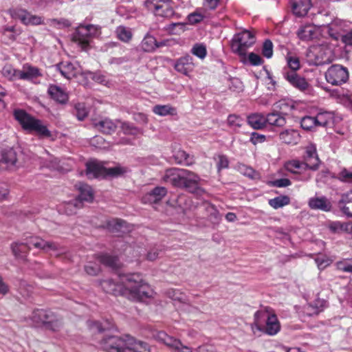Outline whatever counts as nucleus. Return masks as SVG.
Returning a JSON list of instances; mask_svg holds the SVG:
<instances>
[{"instance_id":"f257e3e1","label":"nucleus","mask_w":352,"mask_h":352,"mask_svg":"<svg viewBox=\"0 0 352 352\" xmlns=\"http://www.w3.org/2000/svg\"><path fill=\"white\" fill-rule=\"evenodd\" d=\"M98 344L104 352H151V346L147 342L129 334L105 336Z\"/></svg>"},{"instance_id":"f03ea898","label":"nucleus","mask_w":352,"mask_h":352,"mask_svg":"<svg viewBox=\"0 0 352 352\" xmlns=\"http://www.w3.org/2000/svg\"><path fill=\"white\" fill-rule=\"evenodd\" d=\"M124 287V296L130 300L146 302L153 298L155 295L153 289L148 284L144 283L138 274L126 276Z\"/></svg>"},{"instance_id":"7ed1b4c3","label":"nucleus","mask_w":352,"mask_h":352,"mask_svg":"<svg viewBox=\"0 0 352 352\" xmlns=\"http://www.w3.org/2000/svg\"><path fill=\"white\" fill-rule=\"evenodd\" d=\"M14 118L19 122L22 128L29 131H34L42 137H50V131L43 125L41 120L28 114L23 109H15L13 112Z\"/></svg>"},{"instance_id":"20e7f679","label":"nucleus","mask_w":352,"mask_h":352,"mask_svg":"<svg viewBox=\"0 0 352 352\" xmlns=\"http://www.w3.org/2000/svg\"><path fill=\"white\" fill-rule=\"evenodd\" d=\"M307 56L311 65H321L331 63L334 58L332 45L327 42L311 46Z\"/></svg>"},{"instance_id":"39448f33","label":"nucleus","mask_w":352,"mask_h":352,"mask_svg":"<svg viewBox=\"0 0 352 352\" xmlns=\"http://www.w3.org/2000/svg\"><path fill=\"white\" fill-rule=\"evenodd\" d=\"M101 34V28L99 25L89 24L80 25L72 35V41L76 43L83 50H87L94 38Z\"/></svg>"},{"instance_id":"423d86ee","label":"nucleus","mask_w":352,"mask_h":352,"mask_svg":"<svg viewBox=\"0 0 352 352\" xmlns=\"http://www.w3.org/2000/svg\"><path fill=\"white\" fill-rule=\"evenodd\" d=\"M32 319L34 322L42 324L46 329L53 331H58L63 326L61 319L51 311L36 310L32 314Z\"/></svg>"},{"instance_id":"0eeeda50","label":"nucleus","mask_w":352,"mask_h":352,"mask_svg":"<svg viewBox=\"0 0 352 352\" xmlns=\"http://www.w3.org/2000/svg\"><path fill=\"white\" fill-rule=\"evenodd\" d=\"M255 42L254 35L248 30L235 34L232 40L231 48L233 52L244 56L246 51Z\"/></svg>"},{"instance_id":"6e6552de","label":"nucleus","mask_w":352,"mask_h":352,"mask_svg":"<svg viewBox=\"0 0 352 352\" xmlns=\"http://www.w3.org/2000/svg\"><path fill=\"white\" fill-rule=\"evenodd\" d=\"M201 181V179L199 175L184 169L179 188H184L189 192L197 196H202L206 193V191L200 186Z\"/></svg>"},{"instance_id":"1a4fd4ad","label":"nucleus","mask_w":352,"mask_h":352,"mask_svg":"<svg viewBox=\"0 0 352 352\" xmlns=\"http://www.w3.org/2000/svg\"><path fill=\"white\" fill-rule=\"evenodd\" d=\"M144 5L156 16L171 18L175 14L170 0H146Z\"/></svg>"},{"instance_id":"9d476101","label":"nucleus","mask_w":352,"mask_h":352,"mask_svg":"<svg viewBox=\"0 0 352 352\" xmlns=\"http://www.w3.org/2000/svg\"><path fill=\"white\" fill-rule=\"evenodd\" d=\"M325 78L332 85H340L349 78L348 69L340 65H333L325 72Z\"/></svg>"},{"instance_id":"9b49d317","label":"nucleus","mask_w":352,"mask_h":352,"mask_svg":"<svg viewBox=\"0 0 352 352\" xmlns=\"http://www.w3.org/2000/svg\"><path fill=\"white\" fill-rule=\"evenodd\" d=\"M155 338L164 344L170 350L177 352H192L190 347L184 345L180 340L170 336L164 331H160L156 333Z\"/></svg>"},{"instance_id":"f8f14e48","label":"nucleus","mask_w":352,"mask_h":352,"mask_svg":"<svg viewBox=\"0 0 352 352\" xmlns=\"http://www.w3.org/2000/svg\"><path fill=\"white\" fill-rule=\"evenodd\" d=\"M284 78L294 88L302 92L309 91L311 87L307 79L298 75L294 71L284 69L283 72Z\"/></svg>"},{"instance_id":"ddd939ff","label":"nucleus","mask_w":352,"mask_h":352,"mask_svg":"<svg viewBox=\"0 0 352 352\" xmlns=\"http://www.w3.org/2000/svg\"><path fill=\"white\" fill-rule=\"evenodd\" d=\"M174 68L177 72L188 76L195 68L192 57L186 55L178 58L174 64Z\"/></svg>"},{"instance_id":"4468645a","label":"nucleus","mask_w":352,"mask_h":352,"mask_svg":"<svg viewBox=\"0 0 352 352\" xmlns=\"http://www.w3.org/2000/svg\"><path fill=\"white\" fill-rule=\"evenodd\" d=\"M126 281V276L122 278V283L117 284L112 280H105L100 283L102 289L108 294L115 296L121 295L124 296V282Z\"/></svg>"},{"instance_id":"2eb2a0df","label":"nucleus","mask_w":352,"mask_h":352,"mask_svg":"<svg viewBox=\"0 0 352 352\" xmlns=\"http://www.w3.org/2000/svg\"><path fill=\"white\" fill-rule=\"evenodd\" d=\"M184 169L171 168L165 170L162 177V181L165 183H169L173 186L178 187L181 186L182 177Z\"/></svg>"},{"instance_id":"dca6fc26","label":"nucleus","mask_w":352,"mask_h":352,"mask_svg":"<svg viewBox=\"0 0 352 352\" xmlns=\"http://www.w3.org/2000/svg\"><path fill=\"white\" fill-rule=\"evenodd\" d=\"M86 175L90 178L106 177L107 168L96 161H91L86 164Z\"/></svg>"},{"instance_id":"f3484780","label":"nucleus","mask_w":352,"mask_h":352,"mask_svg":"<svg viewBox=\"0 0 352 352\" xmlns=\"http://www.w3.org/2000/svg\"><path fill=\"white\" fill-rule=\"evenodd\" d=\"M271 314L272 312L270 307H265L256 311L254 315V322L251 324L252 331L255 333L256 330L261 331L263 329L264 322Z\"/></svg>"},{"instance_id":"a211bd4d","label":"nucleus","mask_w":352,"mask_h":352,"mask_svg":"<svg viewBox=\"0 0 352 352\" xmlns=\"http://www.w3.org/2000/svg\"><path fill=\"white\" fill-rule=\"evenodd\" d=\"M265 322V324L263 326V329L260 331L269 336H274L280 331V324L275 314L272 313Z\"/></svg>"},{"instance_id":"6ab92c4d","label":"nucleus","mask_w":352,"mask_h":352,"mask_svg":"<svg viewBox=\"0 0 352 352\" xmlns=\"http://www.w3.org/2000/svg\"><path fill=\"white\" fill-rule=\"evenodd\" d=\"M17 156L12 149H5L0 151V164L5 165L8 168L16 167Z\"/></svg>"},{"instance_id":"aec40b11","label":"nucleus","mask_w":352,"mask_h":352,"mask_svg":"<svg viewBox=\"0 0 352 352\" xmlns=\"http://www.w3.org/2000/svg\"><path fill=\"white\" fill-rule=\"evenodd\" d=\"M57 69L60 72L61 75L67 79H71L77 76L80 70L78 65L70 62H61L56 65Z\"/></svg>"},{"instance_id":"412c9836","label":"nucleus","mask_w":352,"mask_h":352,"mask_svg":"<svg viewBox=\"0 0 352 352\" xmlns=\"http://www.w3.org/2000/svg\"><path fill=\"white\" fill-rule=\"evenodd\" d=\"M25 242H14L10 248L12 254L16 258L25 260L30 250V245L28 243V238Z\"/></svg>"},{"instance_id":"4be33fe9","label":"nucleus","mask_w":352,"mask_h":352,"mask_svg":"<svg viewBox=\"0 0 352 352\" xmlns=\"http://www.w3.org/2000/svg\"><path fill=\"white\" fill-rule=\"evenodd\" d=\"M278 138L284 144L295 145L300 141V135L298 131L289 129L280 132Z\"/></svg>"},{"instance_id":"5701e85b","label":"nucleus","mask_w":352,"mask_h":352,"mask_svg":"<svg viewBox=\"0 0 352 352\" xmlns=\"http://www.w3.org/2000/svg\"><path fill=\"white\" fill-rule=\"evenodd\" d=\"M167 194V190L164 187H156L151 192L146 193L142 198L144 203H157L162 199Z\"/></svg>"},{"instance_id":"b1692460","label":"nucleus","mask_w":352,"mask_h":352,"mask_svg":"<svg viewBox=\"0 0 352 352\" xmlns=\"http://www.w3.org/2000/svg\"><path fill=\"white\" fill-rule=\"evenodd\" d=\"M293 12L298 16H305L311 6V0H292Z\"/></svg>"},{"instance_id":"393cba45","label":"nucleus","mask_w":352,"mask_h":352,"mask_svg":"<svg viewBox=\"0 0 352 352\" xmlns=\"http://www.w3.org/2000/svg\"><path fill=\"white\" fill-rule=\"evenodd\" d=\"M305 163L308 168L316 170L319 167L320 160L316 153V147L313 145L309 146L306 148Z\"/></svg>"},{"instance_id":"a878e982","label":"nucleus","mask_w":352,"mask_h":352,"mask_svg":"<svg viewBox=\"0 0 352 352\" xmlns=\"http://www.w3.org/2000/svg\"><path fill=\"white\" fill-rule=\"evenodd\" d=\"M247 122L255 130L263 129L266 126L265 116L259 113H254L248 116Z\"/></svg>"},{"instance_id":"bb28decb","label":"nucleus","mask_w":352,"mask_h":352,"mask_svg":"<svg viewBox=\"0 0 352 352\" xmlns=\"http://www.w3.org/2000/svg\"><path fill=\"white\" fill-rule=\"evenodd\" d=\"M308 204L311 209L314 210L329 211L331 210V204L330 201L324 197H311V199H309Z\"/></svg>"},{"instance_id":"cd10ccee","label":"nucleus","mask_w":352,"mask_h":352,"mask_svg":"<svg viewBox=\"0 0 352 352\" xmlns=\"http://www.w3.org/2000/svg\"><path fill=\"white\" fill-rule=\"evenodd\" d=\"M94 125L98 130L106 134L111 133L117 128V123L109 118L94 122Z\"/></svg>"},{"instance_id":"c85d7f7f","label":"nucleus","mask_w":352,"mask_h":352,"mask_svg":"<svg viewBox=\"0 0 352 352\" xmlns=\"http://www.w3.org/2000/svg\"><path fill=\"white\" fill-rule=\"evenodd\" d=\"M52 99L60 104H65L68 100L67 94L56 85H50L47 91Z\"/></svg>"},{"instance_id":"c756f323","label":"nucleus","mask_w":352,"mask_h":352,"mask_svg":"<svg viewBox=\"0 0 352 352\" xmlns=\"http://www.w3.org/2000/svg\"><path fill=\"white\" fill-rule=\"evenodd\" d=\"M163 45L162 43H157L154 36L146 34L142 41L140 47L144 52H152Z\"/></svg>"},{"instance_id":"7c9ffc66","label":"nucleus","mask_w":352,"mask_h":352,"mask_svg":"<svg viewBox=\"0 0 352 352\" xmlns=\"http://www.w3.org/2000/svg\"><path fill=\"white\" fill-rule=\"evenodd\" d=\"M76 186L79 190V195L76 199H80L82 203L83 201L91 202L94 200V191L90 186L79 183Z\"/></svg>"},{"instance_id":"2f4dec72","label":"nucleus","mask_w":352,"mask_h":352,"mask_svg":"<svg viewBox=\"0 0 352 352\" xmlns=\"http://www.w3.org/2000/svg\"><path fill=\"white\" fill-rule=\"evenodd\" d=\"M19 73V80H31L41 76L37 67L28 64L24 65Z\"/></svg>"},{"instance_id":"473e14b6","label":"nucleus","mask_w":352,"mask_h":352,"mask_svg":"<svg viewBox=\"0 0 352 352\" xmlns=\"http://www.w3.org/2000/svg\"><path fill=\"white\" fill-rule=\"evenodd\" d=\"M83 204L78 199H74L68 202L63 203L61 206L64 212L68 215L76 214L77 210L82 208Z\"/></svg>"},{"instance_id":"72a5a7b5","label":"nucleus","mask_w":352,"mask_h":352,"mask_svg":"<svg viewBox=\"0 0 352 352\" xmlns=\"http://www.w3.org/2000/svg\"><path fill=\"white\" fill-rule=\"evenodd\" d=\"M266 124L282 127L286 124L285 118L280 113L273 112L265 116Z\"/></svg>"},{"instance_id":"f704fd0d","label":"nucleus","mask_w":352,"mask_h":352,"mask_svg":"<svg viewBox=\"0 0 352 352\" xmlns=\"http://www.w3.org/2000/svg\"><path fill=\"white\" fill-rule=\"evenodd\" d=\"M316 32V30L315 27L311 25H305L298 29L297 35L301 40L309 41L315 36Z\"/></svg>"},{"instance_id":"c9c22d12","label":"nucleus","mask_w":352,"mask_h":352,"mask_svg":"<svg viewBox=\"0 0 352 352\" xmlns=\"http://www.w3.org/2000/svg\"><path fill=\"white\" fill-rule=\"evenodd\" d=\"M153 112L160 116H174L177 113L175 107L169 104H157L153 107Z\"/></svg>"},{"instance_id":"e433bc0d","label":"nucleus","mask_w":352,"mask_h":352,"mask_svg":"<svg viewBox=\"0 0 352 352\" xmlns=\"http://www.w3.org/2000/svg\"><path fill=\"white\" fill-rule=\"evenodd\" d=\"M285 168L287 170L292 173H298L300 170L308 168V166L305 162H301L297 160H292L285 164Z\"/></svg>"},{"instance_id":"4c0bfd02","label":"nucleus","mask_w":352,"mask_h":352,"mask_svg":"<svg viewBox=\"0 0 352 352\" xmlns=\"http://www.w3.org/2000/svg\"><path fill=\"white\" fill-rule=\"evenodd\" d=\"M117 38L124 43H129L133 36L131 30L124 26H119L116 30Z\"/></svg>"},{"instance_id":"58836bf2","label":"nucleus","mask_w":352,"mask_h":352,"mask_svg":"<svg viewBox=\"0 0 352 352\" xmlns=\"http://www.w3.org/2000/svg\"><path fill=\"white\" fill-rule=\"evenodd\" d=\"M269 205L274 209L283 208L290 203V198L287 195H280L268 201Z\"/></svg>"},{"instance_id":"ea45409f","label":"nucleus","mask_w":352,"mask_h":352,"mask_svg":"<svg viewBox=\"0 0 352 352\" xmlns=\"http://www.w3.org/2000/svg\"><path fill=\"white\" fill-rule=\"evenodd\" d=\"M227 124L230 128L236 131L242 126L243 119L238 115L230 114L228 117Z\"/></svg>"},{"instance_id":"a19ab883","label":"nucleus","mask_w":352,"mask_h":352,"mask_svg":"<svg viewBox=\"0 0 352 352\" xmlns=\"http://www.w3.org/2000/svg\"><path fill=\"white\" fill-rule=\"evenodd\" d=\"M342 211L347 216L352 217V200L348 199L347 194H344L339 203Z\"/></svg>"},{"instance_id":"79ce46f5","label":"nucleus","mask_w":352,"mask_h":352,"mask_svg":"<svg viewBox=\"0 0 352 352\" xmlns=\"http://www.w3.org/2000/svg\"><path fill=\"white\" fill-rule=\"evenodd\" d=\"M10 16L14 19L20 20L24 25L25 24L28 12L21 8H12L8 10Z\"/></svg>"},{"instance_id":"37998d69","label":"nucleus","mask_w":352,"mask_h":352,"mask_svg":"<svg viewBox=\"0 0 352 352\" xmlns=\"http://www.w3.org/2000/svg\"><path fill=\"white\" fill-rule=\"evenodd\" d=\"M316 119L318 126H325L332 122L333 116L331 112L319 113Z\"/></svg>"},{"instance_id":"c03bdc74","label":"nucleus","mask_w":352,"mask_h":352,"mask_svg":"<svg viewBox=\"0 0 352 352\" xmlns=\"http://www.w3.org/2000/svg\"><path fill=\"white\" fill-rule=\"evenodd\" d=\"M175 162L179 164L190 165L192 164L191 158L186 151L179 150L174 154Z\"/></svg>"},{"instance_id":"a18cd8bd","label":"nucleus","mask_w":352,"mask_h":352,"mask_svg":"<svg viewBox=\"0 0 352 352\" xmlns=\"http://www.w3.org/2000/svg\"><path fill=\"white\" fill-rule=\"evenodd\" d=\"M20 70L14 69L12 65H7L2 69L3 76L9 80H19Z\"/></svg>"},{"instance_id":"49530a36","label":"nucleus","mask_w":352,"mask_h":352,"mask_svg":"<svg viewBox=\"0 0 352 352\" xmlns=\"http://www.w3.org/2000/svg\"><path fill=\"white\" fill-rule=\"evenodd\" d=\"M28 243L35 248L43 250L45 252L46 250L47 241L43 240L38 236H31L28 237Z\"/></svg>"},{"instance_id":"de8ad7c7","label":"nucleus","mask_w":352,"mask_h":352,"mask_svg":"<svg viewBox=\"0 0 352 352\" xmlns=\"http://www.w3.org/2000/svg\"><path fill=\"white\" fill-rule=\"evenodd\" d=\"M301 127L307 131H311L318 126L316 117L305 116L300 121Z\"/></svg>"},{"instance_id":"09e8293b","label":"nucleus","mask_w":352,"mask_h":352,"mask_svg":"<svg viewBox=\"0 0 352 352\" xmlns=\"http://www.w3.org/2000/svg\"><path fill=\"white\" fill-rule=\"evenodd\" d=\"M236 168L241 174L250 178H255L257 176V173L252 168L245 164L239 163L236 165Z\"/></svg>"},{"instance_id":"8fccbe9b","label":"nucleus","mask_w":352,"mask_h":352,"mask_svg":"<svg viewBox=\"0 0 352 352\" xmlns=\"http://www.w3.org/2000/svg\"><path fill=\"white\" fill-rule=\"evenodd\" d=\"M98 261L107 266H109L113 268H116L118 267V258L114 256H111L107 254L100 255L98 258Z\"/></svg>"},{"instance_id":"3c124183","label":"nucleus","mask_w":352,"mask_h":352,"mask_svg":"<svg viewBox=\"0 0 352 352\" xmlns=\"http://www.w3.org/2000/svg\"><path fill=\"white\" fill-rule=\"evenodd\" d=\"M128 172V168L120 165L107 168L106 176L119 177Z\"/></svg>"},{"instance_id":"603ef678","label":"nucleus","mask_w":352,"mask_h":352,"mask_svg":"<svg viewBox=\"0 0 352 352\" xmlns=\"http://www.w3.org/2000/svg\"><path fill=\"white\" fill-rule=\"evenodd\" d=\"M190 52L193 55L197 56L200 59H204L207 54L206 47L202 43L195 44Z\"/></svg>"},{"instance_id":"864d4df0","label":"nucleus","mask_w":352,"mask_h":352,"mask_svg":"<svg viewBox=\"0 0 352 352\" xmlns=\"http://www.w3.org/2000/svg\"><path fill=\"white\" fill-rule=\"evenodd\" d=\"M207 210L208 212V219L214 224L219 223L221 217L218 210L213 205L208 204Z\"/></svg>"},{"instance_id":"5fc2aeb1","label":"nucleus","mask_w":352,"mask_h":352,"mask_svg":"<svg viewBox=\"0 0 352 352\" xmlns=\"http://www.w3.org/2000/svg\"><path fill=\"white\" fill-rule=\"evenodd\" d=\"M121 129L126 135H137L142 133V131L140 129L129 122L122 123Z\"/></svg>"},{"instance_id":"6e6d98bb","label":"nucleus","mask_w":352,"mask_h":352,"mask_svg":"<svg viewBox=\"0 0 352 352\" xmlns=\"http://www.w3.org/2000/svg\"><path fill=\"white\" fill-rule=\"evenodd\" d=\"M125 224L126 222L124 221L115 219L109 222L108 226L113 231L124 232L123 228L125 227Z\"/></svg>"},{"instance_id":"4d7b16f0","label":"nucleus","mask_w":352,"mask_h":352,"mask_svg":"<svg viewBox=\"0 0 352 352\" xmlns=\"http://www.w3.org/2000/svg\"><path fill=\"white\" fill-rule=\"evenodd\" d=\"M286 60L289 68L291 69L290 71H294L296 72V71L300 69V61L297 56H290L288 54L286 56Z\"/></svg>"},{"instance_id":"13d9d810","label":"nucleus","mask_w":352,"mask_h":352,"mask_svg":"<svg viewBox=\"0 0 352 352\" xmlns=\"http://www.w3.org/2000/svg\"><path fill=\"white\" fill-rule=\"evenodd\" d=\"M263 55L267 58H270L273 55V44L270 40H266L263 43L262 48Z\"/></svg>"},{"instance_id":"bf43d9fd","label":"nucleus","mask_w":352,"mask_h":352,"mask_svg":"<svg viewBox=\"0 0 352 352\" xmlns=\"http://www.w3.org/2000/svg\"><path fill=\"white\" fill-rule=\"evenodd\" d=\"M76 116L78 120H84L88 115V111L83 103H78L75 105Z\"/></svg>"},{"instance_id":"052dcab7","label":"nucleus","mask_w":352,"mask_h":352,"mask_svg":"<svg viewBox=\"0 0 352 352\" xmlns=\"http://www.w3.org/2000/svg\"><path fill=\"white\" fill-rule=\"evenodd\" d=\"M179 207L183 210L190 209L191 207V200L185 195H179L177 199Z\"/></svg>"},{"instance_id":"680f3d73","label":"nucleus","mask_w":352,"mask_h":352,"mask_svg":"<svg viewBox=\"0 0 352 352\" xmlns=\"http://www.w3.org/2000/svg\"><path fill=\"white\" fill-rule=\"evenodd\" d=\"M346 223H341L340 221L331 222L329 224V229L337 233H344L345 232Z\"/></svg>"},{"instance_id":"e2e57ef3","label":"nucleus","mask_w":352,"mask_h":352,"mask_svg":"<svg viewBox=\"0 0 352 352\" xmlns=\"http://www.w3.org/2000/svg\"><path fill=\"white\" fill-rule=\"evenodd\" d=\"M338 178L341 182L352 184V172L343 169L338 173Z\"/></svg>"},{"instance_id":"0e129e2a","label":"nucleus","mask_w":352,"mask_h":352,"mask_svg":"<svg viewBox=\"0 0 352 352\" xmlns=\"http://www.w3.org/2000/svg\"><path fill=\"white\" fill-rule=\"evenodd\" d=\"M217 169L221 170V169L227 168L229 166V160L226 155H219L217 157Z\"/></svg>"},{"instance_id":"69168bd1","label":"nucleus","mask_w":352,"mask_h":352,"mask_svg":"<svg viewBox=\"0 0 352 352\" xmlns=\"http://www.w3.org/2000/svg\"><path fill=\"white\" fill-rule=\"evenodd\" d=\"M85 270L87 274L91 276H96L100 271V268L98 265L95 263H89L87 265H85Z\"/></svg>"},{"instance_id":"338daca9","label":"nucleus","mask_w":352,"mask_h":352,"mask_svg":"<svg viewBox=\"0 0 352 352\" xmlns=\"http://www.w3.org/2000/svg\"><path fill=\"white\" fill-rule=\"evenodd\" d=\"M266 140V137L265 135L259 134L256 132H252L251 133L250 141L254 145H256L259 143H263Z\"/></svg>"},{"instance_id":"774afa93","label":"nucleus","mask_w":352,"mask_h":352,"mask_svg":"<svg viewBox=\"0 0 352 352\" xmlns=\"http://www.w3.org/2000/svg\"><path fill=\"white\" fill-rule=\"evenodd\" d=\"M204 18V15L198 12H193L188 16V22L192 25L201 22Z\"/></svg>"}]
</instances>
